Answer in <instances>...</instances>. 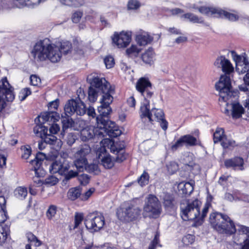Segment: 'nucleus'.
Here are the masks:
<instances>
[{
  "mask_svg": "<svg viewBox=\"0 0 249 249\" xmlns=\"http://www.w3.org/2000/svg\"><path fill=\"white\" fill-rule=\"evenodd\" d=\"M115 93L114 88L105 78L98 76L93 77L90 81V86L89 88L88 98L91 102H94L97 97L100 99V106L98 107L99 115L96 120L98 126L108 130L107 132L111 136H119L121 134L114 122L109 120V115L112 112L110 105L113 102L112 95Z\"/></svg>",
  "mask_w": 249,
  "mask_h": 249,
  "instance_id": "obj_1",
  "label": "nucleus"
},
{
  "mask_svg": "<svg viewBox=\"0 0 249 249\" xmlns=\"http://www.w3.org/2000/svg\"><path fill=\"white\" fill-rule=\"evenodd\" d=\"M71 44L70 41H63L61 43L60 48L53 44L51 40L46 38L40 40L34 45L31 53L34 60L41 62L49 59L53 63L58 62L61 54H67L71 50Z\"/></svg>",
  "mask_w": 249,
  "mask_h": 249,
  "instance_id": "obj_2",
  "label": "nucleus"
},
{
  "mask_svg": "<svg viewBox=\"0 0 249 249\" xmlns=\"http://www.w3.org/2000/svg\"><path fill=\"white\" fill-rule=\"evenodd\" d=\"M136 88L144 99L143 105L140 108V117L142 121L147 118L149 122L152 123L154 120L160 121V120L163 118L164 114L161 109L153 108L150 110L149 99L152 98L154 92L149 80L143 77L141 78L137 82Z\"/></svg>",
  "mask_w": 249,
  "mask_h": 249,
  "instance_id": "obj_3",
  "label": "nucleus"
},
{
  "mask_svg": "<svg viewBox=\"0 0 249 249\" xmlns=\"http://www.w3.org/2000/svg\"><path fill=\"white\" fill-rule=\"evenodd\" d=\"M215 89L219 91L220 102L229 101L232 106L231 116L233 119L240 118L244 113L245 109L239 103H232L233 99H236L237 92L231 90V79L229 76L222 75L219 81L215 85Z\"/></svg>",
  "mask_w": 249,
  "mask_h": 249,
  "instance_id": "obj_4",
  "label": "nucleus"
},
{
  "mask_svg": "<svg viewBox=\"0 0 249 249\" xmlns=\"http://www.w3.org/2000/svg\"><path fill=\"white\" fill-rule=\"evenodd\" d=\"M186 203L180 205V216L184 221L196 220V223L200 225L208 212L210 205L206 203L200 213V207L202 203L198 199L187 200Z\"/></svg>",
  "mask_w": 249,
  "mask_h": 249,
  "instance_id": "obj_5",
  "label": "nucleus"
},
{
  "mask_svg": "<svg viewBox=\"0 0 249 249\" xmlns=\"http://www.w3.org/2000/svg\"><path fill=\"white\" fill-rule=\"evenodd\" d=\"M209 221L213 228L220 233L231 235L236 231L234 222L227 214L213 213L210 215Z\"/></svg>",
  "mask_w": 249,
  "mask_h": 249,
  "instance_id": "obj_6",
  "label": "nucleus"
},
{
  "mask_svg": "<svg viewBox=\"0 0 249 249\" xmlns=\"http://www.w3.org/2000/svg\"><path fill=\"white\" fill-rule=\"evenodd\" d=\"M141 208L129 202L124 203L117 211L118 219L126 222L138 220L141 218Z\"/></svg>",
  "mask_w": 249,
  "mask_h": 249,
  "instance_id": "obj_7",
  "label": "nucleus"
},
{
  "mask_svg": "<svg viewBox=\"0 0 249 249\" xmlns=\"http://www.w3.org/2000/svg\"><path fill=\"white\" fill-rule=\"evenodd\" d=\"M13 90L6 77L0 81V113L6 107V102H12L15 99Z\"/></svg>",
  "mask_w": 249,
  "mask_h": 249,
  "instance_id": "obj_8",
  "label": "nucleus"
},
{
  "mask_svg": "<svg viewBox=\"0 0 249 249\" xmlns=\"http://www.w3.org/2000/svg\"><path fill=\"white\" fill-rule=\"evenodd\" d=\"M198 10L201 14L208 16L224 18L231 21H236L239 18L237 14L229 12L219 8L201 6L198 8Z\"/></svg>",
  "mask_w": 249,
  "mask_h": 249,
  "instance_id": "obj_9",
  "label": "nucleus"
},
{
  "mask_svg": "<svg viewBox=\"0 0 249 249\" xmlns=\"http://www.w3.org/2000/svg\"><path fill=\"white\" fill-rule=\"evenodd\" d=\"M64 109V115L69 116H71L74 114L82 116L86 113V106L80 99L69 100L66 103Z\"/></svg>",
  "mask_w": 249,
  "mask_h": 249,
  "instance_id": "obj_10",
  "label": "nucleus"
},
{
  "mask_svg": "<svg viewBox=\"0 0 249 249\" xmlns=\"http://www.w3.org/2000/svg\"><path fill=\"white\" fill-rule=\"evenodd\" d=\"M143 207L144 213H148V216L156 218L161 212V207L158 198L153 195H149Z\"/></svg>",
  "mask_w": 249,
  "mask_h": 249,
  "instance_id": "obj_11",
  "label": "nucleus"
},
{
  "mask_svg": "<svg viewBox=\"0 0 249 249\" xmlns=\"http://www.w3.org/2000/svg\"><path fill=\"white\" fill-rule=\"evenodd\" d=\"M84 222L87 229L98 231L104 226L105 218L102 215H97L95 213H90L85 217Z\"/></svg>",
  "mask_w": 249,
  "mask_h": 249,
  "instance_id": "obj_12",
  "label": "nucleus"
},
{
  "mask_svg": "<svg viewBox=\"0 0 249 249\" xmlns=\"http://www.w3.org/2000/svg\"><path fill=\"white\" fill-rule=\"evenodd\" d=\"M233 60L236 63L235 70L239 74H244L249 71V60L246 53L238 55L234 51H231Z\"/></svg>",
  "mask_w": 249,
  "mask_h": 249,
  "instance_id": "obj_13",
  "label": "nucleus"
},
{
  "mask_svg": "<svg viewBox=\"0 0 249 249\" xmlns=\"http://www.w3.org/2000/svg\"><path fill=\"white\" fill-rule=\"evenodd\" d=\"M109 146L110 152L116 155L115 161L121 163L126 159L127 155L124 151L125 146L123 142H111Z\"/></svg>",
  "mask_w": 249,
  "mask_h": 249,
  "instance_id": "obj_14",
  "label": "nucleus"
},
{
  "mask_svg": "<svg viewBox=\"0 0 249 249\" xmlns=\"http://www.w3.org/2000/svg\"><path fill=\"white\" fill-rule=\"evenodd\" d=\"M46 158V156L44 153L38 152L36 153L35 159L30 162L32 166V170L39 176H44L46 174L45 170L41 167L42 162Z\"/></svg>",
  "mask_w": 249,
  "mask_h": 249,
  "instance_id": "obj_15",
  "label": "nucleus"
},
{
  "mask_svg": "<svg viewBox=\"0 0 249 249\" xmlns=\"http://www.w3.org/2000/svg\"><path fill=\"white\" fill-rule=\"evenodd\" d=\"M113 43L118 48H125L130 43L131 37V33L122 32L120 34L115 32L112 37Z\"/></svg>",
  "mask_w": 249,
  "mask_h": 249,
  "instance_id": "obj_16",
  "label": "nucleus"
},
{
  "mask_svg": "<svg viewBox=\"0 0 249 249\" xmlns=\"http://www.w3.org/2000/svg\"><path fill=\"white\" fill-rule=\"evenodd\" d=\"M70 167L68 162L62 159L52 162L50 166L49 170L52 174L58 173L60 175H63L69 170Z\"/></svg>",
  "mask_w": 249,
  "mask_h": 249,
  "instance_id": "obj_17",
  "label": "nucleus"
},
{
  "mask_svg": "<svg viewBox=\"0 0 249 249\" xmlns=\"http://www.w3.org/2000/svg\"><path fill=\"white\" fill-rule=\"evenodd\" d=\"M97 155L99 159H101V163L105 168L110 169L114 166V161L112 160L110 155L107 153L105 146L101 147L97 152Z\"/></svg>",
  "mask_w": 249,
  "mask_h": 249,
  "instance_id": "obj_18",
  "label": "nucleus"
},
{
  "mask_svg": "<svg viewBox=\"0 0 249 249\" xmlns=\"http://www.w3.org/2000/svg\"><path fill=\"white\" fill-rule=\"evenodd\" d=\"M97 129L99 128H96L95 129H84L82 130L81 132V140L83 142H87L96 136L98 137H104L105 134H107V133L103 130L99 129L100 130L98 131Z\"/></svg>",
  "mask_w": 249,
  "mask_h": 249,
  "instance_id": "obj_19",
  "label": "nucleus"
},
{
  "mask_svg": "<svg viewBox=\"0 0 249 249\" xmlns=\"http://www.w3.org/2000/svg\"><path fill=\"white\" fill-rule=\"evenodd\" d=\"M214 65L217 68H222V71L226 74H230L233 71V67L231 63L224 56L218 57Z\"/></svg>",
  "mask_w": 249,
  "mask_h": 249,
  "instance_id": "obj_20",
  "label": "nucleus"
},
{
  "mask_svg": "<svg viewBox=\"0 0 249 249\" xmlns=\"http://www.w3.org/2000/svg\"><path fill=\"white\" fill-rule=\"evenodd\" d=\"M224 165L227 168L233 170H244V160L242 158L235 157L233 158L225 160Z\"/></svg>",
  "mask_w": 249,
  "mask_h": 249,
  "instance_id": "obj_21",
  "label": "nucleus"
},
{
  "mask_svg": "<svg viewBox=\"0 0 249 249\" xmlns=\"http://www.w3.org/2000/svg\"><path fill=\"white\" fill-rule=\"evenodd\" d=\"M184 160L185 169L193 174H196V171H197L199 169V166L194 161L193 155L192 154H189L185 157Z\"/></svg>",
  "mask_w": 249,
  "mask_h": 249,
  "instance_id": "obj_22",
  "label": "nucleus"
},
{
  "mask_svg": "<svg viewBox=\"0 0 249 249\" xmlns=\"http://www.w3.org/2000/svg\"><path fill=\"white\" fill-rule=\"evenodd\" d=\"M163 200V206L166 210L171 211L176 209L177 202L172 195L169 194H165Z\"/></svg>",
  "mask_w": 249,
  "mask_h": 249,
  "instance_id": "obj_23",
  "label": "nucleus"
},
{
  "mask_svg": "<svg viewBox=\"0 0 249 249\" xmlns=\"http://www.w3.org/2000/svg\"><path fill=\"white\" fill-rule=\"evenodd\" d=\"M155 53L152 48L147 49L142 55V59L144 63L151 65L154 63Z\"/></svg>",
  "mask_w": 249,
  "mask_h": 249,
  "instance_id": "obj_24",
  "label": "nucleus"
},
{
  "mask_svg": "<svg viewBox=\"0 0 249 249\" xmlns=\"http://www.w3.org/2000/svg\"><path fill=\"white\" fill-rule=\"evenodd\" d=\"M178 188L180 193L185 196L190 195L194 190L193 184L189 182H180L178 185Z\"/></svg>",
  "mask_w": 249,
  "mask_h": 249,
  "instance_id": "obj_25",
  "label": "nucleus"
},
{
  "mask_svg": "<svg viewBox=\"0 0 249 249\" xmlns=\"http://www.w3.org/2000/svg\"><path fill=\"white\" fill-rule=\"evenodd\" d=\"M69 199L74 201L78 198L81 199L82 196V190L80 187H75L70 188L67 193Z\"/></svg>",
  "mask_w": 249,
  "mask_h": 249,
  "instance_id": "obj_26",
  "label": "nucleus"
},
{
  "mask_svg": "<svg viewBox=\"0 0 249 249\" xmlns=\"http://www.w3.org/2000/svg\"><path fill=\"white\" fill-rule=\"evenodd\" d=\"M136 40L140 46H145L150 43L153 37L146 33H144L136 36Z\"/></svg>",
  "mask_w": 249,
  "mask_h": 249,
  "instance_id": "obj_27",
  "label": "nucleus"
},
{
  "mask_svg": "<svg viewBox=\"0 0 249 249\" xmlns=\"http://www.w3.org/2000/svg\"><path fill=\"white\" fill-rule=\"evenodd\" d=\"M61 122L63 131L69 128L72 127L74 124V121L71 116L65 115L64 113L61 114Z\"/></svg>",
  "mask_w": 249,
  "mask_h": 249,
  "instance_id": "obj_28",
  "label": "nucleus"
},
{
  "mask_svg": "<svg viewBox=\"0 0 249 249\" xmlns=\"http://www.w3.org/2000/svg\"><path fill=\"white\" fill-rule=\"evenodd\" d=\"M181 137L184 143L186 146H194L199 143V141L191 135L188 134Z\"/></svg>",
  "mask_w": 249,
  "mask_h": 249,
  "instance_id": "obj_29",
  "label": "nucleus"
},
{
  "mask_svg": "<svg viewBox=\"0 0 249 249\" xmlns=\"http://www.w3.org/2000/svg\"><path fill=\"white\" fill-rule=\"evenodd\" d=\"M34 132L37 136L42 139L48 134V128L46 126L43 125V124L39 123L34 127Z\"/></svg>",
  "mask_w": 249,
  "mask_h": 249,
  "instance_id": "obj_30",
  "label": "nucleus"
},
{
  "mask_svg": "<svg viewBox=\"0 0 249 249\" xmlns=\"http://www.w3.org/2000/svg\"><path fill=\"white\" fill-rule=\"evenodd\" d=\"M88 163L86 158L77 157L74 161V165L77 168L78 172H83L85 169L87 164Z\"/></svg>",
  "mask_w": 249,
  "mask_h": 249,
  "instance_id": "obj_31",
  "label": "nucleus"
},
{
  "mask_svg": "<svg viewBox=\"0 0 249 249\" xmlns=\"http://www.w3.org/2000/svg\"><path fill=\"white\" fill-rule=\"evenodd\" d=\"M42 140H44L47 144H49L55 145L56 144L58 145L59 143H61V141L60 139H57L55 136L52 134H47Z\"/></svg>",
  "mask_w": 249,
  "mask_h": 249,
  "instance_id": "obj_32",
  "label": "nucleus"
},
{
  "mask_svg": "<svg viewBox=\"0 0 249 249\" xmlns=\"http://www.w3.org/2000/svg\"><path fill=\"white\" fill-rule=\"evenodd\" d=\"M182 17L189 19L190 22L193 23H203L204 22V20L202 18H199L198 16L191 13L185 14L182 16Z\"/></svg>",
  "mask_w": 249,
  "mask_h": 249,
  "instance_id": "obj_33",
  "label": "nucleus"
},
{
  "mask_svg": "<svg viewBox=\"0 0 249 249\" xmlns=\"http://www.w3.org/2000/svg\"><path fill=\"white\" fill-rule=\"evenodd\" d=\"M86 112H87L88 115L91 117L92 118H95L96 121V124H97L96 118L98 117V116L99 115V114L96 116V113H95L94 108L92 107H89L88 110H86ZM97 128H99V129L103 130L105 132L107 133V135L109 137H112V138H116L118 136H111L108 134V133L107 132L108 130H105L104 128L100 127L97 125Z\"/></svg>",
  "mask_w": 249,
  "mask_h": 249,
  "instance_id": "obj_34",
  "label": "nucleus"
},
{
  "mask_svg": "<svg viewBox=\"0 0 249 249\" xmlns=\"http://www.w3.org/2000/svg\"><path fill=\"white\" fill-rule=\"evenodd\" d=\"M63 4L74 7H79L84 4L85 0H60Z\"/></svg>",
  "mask_w": 249,
  "mask_h": 249,
  "instance_id": "obj_35",
  "label": "nucleus"
},
{
  "mask_svg": "<svg viewBox=\"0 0 249 249\" xmlns=\"http://www.w3.org/2000/svg\"><path fill=\"white\" fill-rule=\"evenodd\" d=\"M90 152L89 145L84 144L81 145L80 149L76 152L77 157L86 158V156Z\"/></svg>",
  "mask_w": 249,
  "mask_h": 249,
  "instance_id": "obj_36",
  "label": "nucleus"
},
{
  "mask_svg": "<svg viewBox=\"0 0 249 249\" xmlns=\"http://www.w3.org/2000/svg\"><path fill=\"white\" fill-rule=\"evenodd\" d=\"M224 129L222 128H217L213 133V140L214 143L222 141L224 138Z\"/></svg>",
  "mask_w": 249,
  "mask_h": 249,
  "instance_id": "obj_37",
  "label": "nucleus"
},
{
  "mask_svg": "<svg viewBox=\"0 0 249 249\" xmlns=\"http://www.w3.org/2000/svg\"><path fill=\"white\" fill-rule=\"evenodd\" d=\"M14 194L17 198L23 199L27 196V191L25 188L19 187L15 190Z\"/></svg>",
  "mask_w": 249,
  "mask_h": 249,
  "instance_id": "obj_38",
  "label": "nucleus"
},
{
  "mask_svg": "<svg viewBox=\"0 0 249 249\" xmlns=\"http://www.w3.org/2000/svg\"><path fill=\"white\" fill-rule=\"evenodd\" d=\"M149 176L146 172H143L142 175L137 179V182L142 186L146 185L148 183Z\"/></svg>",
  "mask_w": 249,
  "mask_h": 249,
  "instance_id": "obj_39",
  "label": "nucleus"
},
{
  "mask_svg": "<svg viewBox=\"0 0 249 249\" xmlns=\"http://www.w3.org/2000/svg\"><path fill=\"white\" fill-rule=\"evenodd\" d=\"M221 145L224 148H230L235 145V142L227 137H224L221 142Z\"/></svg>",
  "mask_w": 249,
  "mask_h": 249,
  "instance_id": "obj_40",
  "label": "nucleus"
},
{
  "mask_svg": "<svg viewBox=\"0 0 249 249\" xmlns=\"http://www.w3.org/2000/svg\"><path fill=\"white\" fill-rule=\"evenodd\" d=\"M141 50L137 47L136 45H132L126 50V54L129 56H136L140 53Z\"/></svg>",
  "mask_w": 249,
  "mask_h": 249,
  "instance_id": "obj_41",
  "label": "nucleus"
},
{
  "mask_svg": "<svg viewBox=\"0 0 249 249\" xmlns=\"http://www.w3.org/2000/svg\"><path fill=\"white\" fill-rule=\"evenodd\" d=\"M21 149L23 151L22 158L27 160L29 158L32 153L31 148L29 145L22 146Z\"/></svg>",
  "mask_w": 249,
  "mask_h": 249,
  "instance_id": "obj_42",
  "label": "nucleus"
},
{
  "mask_svg": "<svg viewBox=\"0 0 249 249\" xmlns=\"http://www.w3.org/2000/svg\"><path fill=\"white\" fill-rule=\"evenodd\" d=\"M57 210V207L53 205H51L49 207L46 212V216L47 218L51 220L56 214Z\"/></svg>",
  "mask_w": 249,
  "mask_h": 249,
  "instance_id": "obj_43",
  "label": "nucleus"
},
{
  "mask_svg": "<svg viewBox=\"0 0 249 249\" xmlns=\"http://www.w3.org/2000/svg\"><path fill=\"white\" fill-rule=\"evenodd\" d=\"M78 172L77 171H74L72 170L69 171L68 170L65 174H63L62 175L64 176V180L66 181H68L70 179H71L72 178H74L78 176Z\"/></svg>",
  "mask_w": 249,
  "mask_h": 249,
  "instance_id": "obj_44",
  "label": "nucleus"
},
{
  "mask_svg": "<svg viewBox=\"0 0 249 249\" xmlns=\"http://www.w3.org/2000/svg\"><path fill=\"white\" fill-rule=\"evenodd\" d=\"M90 177L87 174H81L78 177V180L81 185L83 186L87 185L89 182Z\"/></svg>",
  "mask_w": 249,
  "mask_h": 249,
  "instance_id": "obj_45",
  "label": "nucleus"
},
{
  "mask_svg": "<svg viewBox=\"0 0 249 249\" xmlns=\"http://www.w3.org/2000/svg\"><path fill=\"white\" fill-rule=\"evenodd\" d=\"M104 61L107 69L112 68L115 64L114 58L110 55L107 56L104 58Z\"/></svg>",
  "mask_w": 249,
  "mask_h": 249,
  "instance_id": "obj_46",
  "label": "nucleus"
},
{
  "mask_svg": "<svg viewBox=\"0 0 249 249\" xmlns=\"http://www.w3.org/2000/svg\"><path fill=\"white\" fill-rule=\"evenodd\" d=\"M7 232L0 225V246H2L6 241L7 238Z\"/></svg>",
  "mask_w": 249,
  "mask_h": 249,
  "instance_id": "obj_47",
  "label": "nucleus"
},
{
  "mask_svg": "<svg viewBox=\"0 0 249 249\" xmlns=\"http://www.w3.org/2000/svg\"><path fill=\"white\" fill-rule=\"evenodd\" d=\"M49 112H44L41 114V115L39 116L37 118L35 119V122H36L37 119L39 123L42 124L49 122Z\"/></svg>",
  "mask_w": 249,
  "mask_h": 249,
  "instance_id": "obj_48",
  "label": "nucleus"
},
{
  "mask_svg": "<svg viewBox=\"0 0 249 249\" xmlns=\"http://www.w3.org/2000/svg\"><path fill=\"white\" fill-rule=\"evenodd\" d=\"M31 94V91L30 88H26L23 89L19 94V98L21 101L24 100L27 96Z\"/></svg>",
  "mask_w": 249,
  "mask_h": 249,
  "instance_id": "obj_49",
  "label": "nucleus"
},
{
  "mask_svg": "<svg viewBox=\"0 0 249 249\" xmlns=\"http://www.w3.org/2000/svg\"><path fill=\"white\" fill-rule=\"evenodd\" d=\"M58 181V179L54 176H49L45 179L44 184L53 186L55 185Z\"/></svg>",
  "mask_w": 249,
  "mask_h": 249,
  "instance_id": "obj_50",
  "label": "nucleus"
},
{
  "mask_svg": "<svg viewBox=\"0 0 249 249\" xmlns=\"http://www.w3.org/2000/svg\"><path fill=\"white\" fill-rule=\"evenodd\" d=\"M141 6L140 3L137 0H130L127 4V8L129 10H136Z\"/></svg>",
  "mask_w": 249,
  "mask_h": 249,
  "instance_id": "obj_51",
  "label": "nucleus"
},
{
  "mask_svg": "<svg viewBox=\"0 0 249 249\" xmlns=\"http://www.w3.org/2000/svg\"><path fill=\"white\" fill-rule=\"evenodd\" d=\"M85 170L89 173H94L96 174L98 171V166L96 164H88L87 163Z\"/></svg>",
  "mask_w": 249,
  "mask_h": 249,
  "instance_id": "obj_52",
  "label": "nucleus"
},
{
  "mask_svg": "<svg viewBox=\"0 0 249 249\" xmlns=\"http://www.w3.org/2000/svg\"><path fill=\"white\" fill-rule=\"evenodd\" d=\"M26 237L28 241L31 243H32L35 240H36V243H38L37 244V245H41L42 244V242L31 232H29L26 233Z\"/></svg>",
  "mask_w": 249,
  "mask_h": 249,
  "instance_id": "obj_53",
  "label": "nucleus"
},
{
  "mask_svg": "<svg viewBox=\"0 0 249 249\" xmlns=\"http://www.w3.org/2000/svg\"><path fill=\"white\" fill-rule=\"evenodd\" d=\"M82 213H76L74 216V226L73 229L77 228L83 220Z\"/></svg>",
  "mask_w": 249,
  "mask_h": 249,
  "instance_id": "obj_54",
  "label": "nucleus"
},
{
  "mask_svg": "<svg viewBox=\"0 0 249 249\" xmlns=\"http://www.w3.org/2000/svg\"><path fill=\"white\" fill-rule=\"evenodd\" d=\"M76 139V136L74 133H70L68 134L66 140L67 144L71 146L75 142Z\"/></svg>",
  "mask_w": 249,
  "mask_h": 249,
  "instance_id": "obj_55",
  "label": "nucleus"
},
{
  "mask_svg": "<svg viewBox=\"0 0 249 249\" xmlns=\"http://www.w3.org/2000/svg\"><path fill=\"white\" fill-rule=\"evenodd\" d=\"M184 144L182 137L177 140L175 144H173L171 147L173 151H176L178 148L181 147Z\"/></svg>",
  "mask_w": 249,
  "mask_h": 249,
  "instance_id": "obj_56",
  "label": "nucleus"
},
{
  "mask_svg": "<svg viewBox=\"0 0 249 249\" xmlns=\"http://www.w3.org/2000/svg\"><path fill=\"white\" fill-rule=\"evenodd\" d=\"M41 82L40 79L36 75H32L30 76V82L32 85L38 86Z\"/></svg>",
  "mask_w": 249,
  "mask_h": 249,
  "instance_id": "obj_57",
  "label": "nucleus"
},
{
  "mask_svg": "<svg viewBox=\"0 0 249 249\" xmlns=\"http://www.w3.org/2000/svg\"><path fill=\"white\" fill-rule=\"evenodd\" d=\"M49 115V122H52L54 123L58 120L59 116L57 115V113L55 111H50Z\"/></svg>",
  "mask_w": 249,
  "mask_h": 249,
  "instance_id": "obj_58",
  "label": "nucleus"
},
{
  "mask_svg": "<svg viewBox=\"0 0 249 249\" xmlns=\"http://www.w3.org/2000/svg\"><path fill=\"white\" fill-rule=\"evenodd\" d=\"M82 15V13L80 11L75 12L71 18L72 22L74 23H78L80 21Z\"/></svg>",
  "mask_w": 249,
  "mask_h": 249,
  "instance_id": "obj_59",
  "label": "nucleus"
},
{
  "mask_svg": "<svg viewBox=\"0 0 249 249\" xmlns=\"http://www.w3.org/2000/svg\"><path fill=\"white\" fill-rule=\"evenodd\" d=\"M159 241V235L157 233L155 234L153 241L151 242L149 246L148 249H155Z\"/></svg>",
  "mask_w": 249,
  "mask_h": 249,
  "instance_id": "obj_60",
  "label": "nucleus"
},
{
  "mask_svg": "<svg viewBox=\"0 0 249 249\" xmlns=\"http://www.w3.org/2000/svg\"><path fill=\"white\" fill-rule=\"evenodd\" d=\"M13 1L16 7L21 8L26 6L27 0H13Z\"/></svg>",
  "mask_w": 249,
  "mask_h": 249,
  "instance_id": "obj_61",
  "label": "nucleus"
},
{
  "mask_svg": "<svg viewBox=\"0 0 249 249\" xmlns=\"http://www.w3.org/2000/svg\"><path fill=\"white\" fill-rule=\"evenodd\" d=\"M239 227L238 229L239 232H242L243 234H245L248 236L249 239V227H246L243 225H238Z\"/></svg>",
  "mask_w": 249,
  "mask_h": 249,
  "instance_id": "obj_62",
  "label": "nucleus"
},
{
  "mask_svg": "<svg viewBox=\"0 0 249 249\" xmlns=\"http://www.w3.org/2000/svg\"><path fill=\"white\" fill-rule=\"evenodd\" d=\"M60 127L57 124H53L50 126L49 131L52 134H56L59 130Z\"/></svg>",
  "mask_w": 249,
  "mask_h": 249,
  "instance_id": "obj_63",
  "label": "nucleus"
},
{
  "mask_svg": "<svg viewBox=\"0 0 249 249\" xmlns=\"http://www.w3.org/2000/svg\"><path fill=\"white\" fill-rule=\"evenodd\" d=\"M41 0H27L26 6L29 7H34L37 5Z\"/></svg>",
  "mask_w": 249,
  "mask_h": 249,
  "instance_id": "obj_64",
  "label": "nucleus"
}]
</instances>
